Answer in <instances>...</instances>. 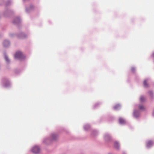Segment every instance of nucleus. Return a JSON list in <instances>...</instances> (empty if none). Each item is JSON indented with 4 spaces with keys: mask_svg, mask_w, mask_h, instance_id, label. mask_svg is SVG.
Masks as SVG:
<instances>
[{
    "mask_svg": "<svg viewBox=\"0 0 154 154\" xmlns=\"http://www.w3.org/2000/svg\"><path fill=\"white\" fill-rule=\"evenodd\" d=\"M15 57L18 59H21L24 58V56L22 52L19 51L16 52L15 55Z\"/></svg>",
    "mask_w": 154,
    "mask_h": 154,
    "instance_id": "obj_1",
    "label": "nucleus"
},
{
    "mask_svg": "<svg viewBox=\"0 0 154 154\" xmlns=\"http://www.w3.org/2000/svg\"><path fill=\"white\" fill-rule=\"evenodd\" d=\"M32 152L35 153H37L39 152L40 151V149L38 146H34L32 149Z\"/></svg>",
    "mask_w": 154,
    "mask_h": 154,
    "instance_id": "obj_2",
    "label": "nucleus"
},
{
    "mask_svg": "<svg viewBox=\"0 0 154 154\" xmlns=\"http://www.w3.org/2000/svg\"><path fill=\"white\" fill-rule=\"evenodd\" d=\"M153 143L152 141L150 140L148 141L146 144V146L147 147H150L153 144Z\"/></svg>",
    "mask_w": 154,
    "mask_h": 154,
    "instance_id": "obj_3",
    "label": "nucleus"
},
{
    "mask_svg": "<svg viewBox=\"0 0 154 154\" xmlns=\"http://www.w3.org/2000/svg\"><path fill=\"white\" fill-rule=\"evenodd\" d=\"M121 106L119 104H117L114 107V109L116 110H118L120 109Z\"/></svg>",
    "mask_w": 154,
    "mask_h": 154,
    "instance_id": "obj_4",
    "label": "nucleus"
},
{
    "mask_svg": "<svg viewBox=\"0 0 154 154\" xmlns=\"http://www.w3.org/2000/svg\"><path fill=\"white\" fill-rule=\"evenodd\" d=\"M119 122L121 124H124L125 122V120L121 118H120L119 119Z\"/></svg>",
    "mask_w": 154,
    "mask_h": 154,
    "instance_id": "obj_5",
    "label": "nucleus"
},
{
    "mask_svg": "<svg viewBox=\"0 0 154 154\" xmlns=\"http://www.w3.org/2000/svg\"><path fill=\"white\" fill-rule=\"evenodd\" d=\"M4 44L5 47H7L9 44V42L8 41L5 40L4 42Z\"/></svg>",
    "mask_w": 154,
    "mask_h": 154,
    "instance_id": "obj_6",
    "label": "nucleus"
},
{
    "mask_svg": "<svg viewBox=\"0 0 154 154\" xmlns=\"http://www.w3.org/2000/svg\"><path fill=\"white\" fill-rule=\"evenodd\" d=\"M114 146L115 148L118 149L119 147V145L118 143L115 142L114 144Z\"/></svg>",
    "mask_w": 154,
    "mask_h": 154,
    "instance_id": "obj_7",
    "label": "nucleus"
},
{
    "mask_svg": "<svg viewBox=\"0 0 154 154\" xmlns=\"http://www.w3.org/2000/svg\"><path fill=\"white\" fill-rule=\"evenodd\" d=\"M143 85L144 87H147L148 86V85L147 83V82L146 80H145L143 82Z\"/></svg>",
    "mask_w": 154,
    "mask_h": 154,
    "instance_id": "obj_8",
    "label": "nucleus"
},
{
    "mask_svg": "<svg viewBox=\"0 0 154 154\" xmlns=\"http://www.w3.org/2000/svg\"><path fill=\"white\" fill-rule=\"evenodd\" d=\"M145 100V98L143 96H141L140 98V100L141 102H143Z\"/></svg>",
    "mask_w": 154,
    "mask_h": 154,
    "instance_id": "obj_9",
    "label": "nucleus"
},
{
    "mask_svg": "<svg viewBox=\"0 0 154 154\" xmlns=\"http://www.w3.org/2000/svg\"><path fill=\"white\" fill-rule=\"evenodd\" d=\"M139 108L141 110H143L145 109V107L143 106H139Z\"/></svg>",
    "mask_w": 154,
    "mask_h": 154,
    "instance_id": "obj_10",
    "label": "nucleus"
},
{
    "mask_svg": "<svg viewBox=\"0 0 154 154\" xmlns=\"http://www.w3.org/2000/svg\"><path fill=\"white\" fill-rule=\"evenodd\" d=\"M56 137H57V136H56V135L55 134H53L52 135V138L54 140L55 139Z\"/></svg>",
    "mask_w": 154,
    "mask_h": 154,
    "instance_id": "obj_11",
    "label": "nucleus"
},
{
    "mask_svg": "<svg viewBox=\"0 0 154 154\" xmlns=\"http://www.w3.org/2000/svg\"><path fill=\"white\" fill-rule=\"evenodd\" d=\"M5 59L6 60L7 62H8L9 61L8 59V57L7 56H5Z\"/></svg>",
    "mask_w": 154,
    "mask_h": 154,
    "instance_id": "obj_12",
    "label": "nucleus"
},
{
    "mask_svg": "<svg viewBox=\"0 0 154 154\" xmlns=\"http://www.w3.org/2000/svg\"><path fill=\"white\" fill-rule=\"evenodd\" d=\"M132 70H133H133H134V69H133H133H132Z\"/></svg>",
    "mask_w": 154,
    "mask_h": 154,
    "instance_id": "obj_13",
    "label": "nucleus"
}]
</instances>
